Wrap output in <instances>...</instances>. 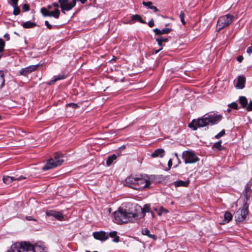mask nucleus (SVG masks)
Returning a JSON list of instances; mask_svg holds the SVG:
<instances>
[{"label":"nucleus","mask_w":252,"mask_h":252,"mask_svg":"<svg viewBox=\"0 0 252 252\" xmlns=\"http://www.w3.org/2000/svg\"><path fill=\"white\" fill-rule=\"evenodd\" d=\"M116 223H127L132 221L135 220V215L132 212H128L123 209H119L118 211L115 212L113 214Z\"/></svg>","instance_id":"nucleus-3"},{"label":"nucleus","mask_w":252,"mask_h":252,"mask_svg":"<svg viewBox=\"0 0 252 252\" xmlns=\"http://www.w3.org/2000/svg\"><path fill=\"white\" fill-rule=\"evenodd\" d=\"M24 244H27V242L15 243L11 246L10 250L7 252H27V248Z\"/></svg>","instance_id":"nucleus-10"},{"label":"nucleus","mask_w":252,"mask_h":252,"mask_svg":"<svg viewBox=\"0 0 252 252\" xmlns=\"http://www.w3.org/2000/svg\"><path fill=\"white\" fill-rule=\"evenodd\" d=\"M243 60V57L242 56H239L237 58V60L238 62L241 63Z\"/></svg>","instance_id":"nucleus-48"},{"label":"nucleus","mask_w":252,"mask_h":252,"mask_svg":"<svg viewBox=\"0 0 252 252\" xmlns=\"http://www.w3.org/2000/svg\"><path fill=\"white\" fill-rule=\"evenodd\" d=\"M142 234L148 236L149 238H154L155 237V235L151 234L149 230L146 228L142 229Z\"/></svg>","instance_id":"nucleus-27"},{"label":"nucleus","mask_w":252,"mask_h":252,"mask_svg":"<svg viewBox=\"0 0 252 252\" xmlns=\"http://www.w3.org/2000/svg\"><path fill=\"white\" fill-rule=\"evenodd\" d=\"M62 154L57 153L53 158L49 159L46 164L42 167V170L46 171L55 168L62 164L64 160Z\"/></svg>","instance_id":"nucleus-4"},{"label":"nucleus","mask_w":252,"mask_h":252,"mask_svg":"<svg viewBox=\"0 0 252 252\" xmlns=\"http://www.w3.org/2000/svg\"><path fill=\"white\" fill-rule=\"evenodd\" d=\"M156 40L157 41V42H166L168 41V39L167 38H165L160 35H159L157 38H156Z\"/></svg>","instance_id":"nucleus-31"},{"label":"nucleus","mask_w":252,"mask_h":252,"mask_svg":"<svg viewBox=\"0 0 252 252\" xmlns=\"http://www.w3.org/2000/svg\"><path fill=\"white\" fill-rule=\"evenodd\" d=\"M26 220H34L35 221L36 220L34 219H33L32 217L31 216H28V217H26Z\"/></svg>","instance_id":"nucleus-51"},{"label":"nucleus","mask_w":252,"mask_h":252,"mask_svg":"<svg viewBox=\"0 0 252 252\" xmlns=\"http://www.w3.org/2000/svg\"><path fill=\"white\" fill-rule=\"evenodd\" d=\"M117 158V156L115 154L109 156L106 160V165L108 166H110L113 161L116 159Z\"/></svg>","instance_id":"nucleus-23"},{"label":"nucleus","mask_w":252,"mask_h":252,"mask_svg":"<svg viewBox=\"0 0 252 252\" xmlns=\"http://www.w3.org/2000/svg\"><path fill=\"white\" fill-rule=\"evenodd\" d=\"M1 116H0V120H1Z\"/></svg>","instance_id":"nucleus-61"},{"label":"nucleus","mask_w":252,"mask_h":252,"mask_svg":"<svg viewBox=\"0 0 252 252\" xmlns=\"http://www.w3.org/2000/svg\"><path fill=\"white\" fill-rule=\"evenodd\" d=\"M184 13L183 11H181V13H180L179 17L180 18L181 22L183 23V25H185L186 24V22L184 20Z\"/></svg>","instance_id":"nucleus-36"},{"label":"nucleus","mask_w":252,"mask_h":252,"mask_svg":"<svg viewBox=\"0 0 252 252\" xmlns=\"http://www.w3.org/2000/svg\"><path fill=\"white\" fill-rule=\"evenodd\" d=\"M150 9L154 10L155 12L158 11V9L156 6L153 5L150 7Z\"/></svg>","instance_id":"nucleus-50"},{"label":"nucleus","mask_w":252,"mask_h":252,"mask_svg":"<svg viewBox=\"0 0 252 252\" xmlns=\"http://www.w3.org/2000/svg\"><path fill=\"white\" fill-rule=\"evenodd\" d=\"M54 6L55 7H58L59 6V4L58 3H54Z\"/></svg>","instance_id":"nucleus-57"},{"label":"nucleus","mask_w":252,"mask_h":252,"mask_svg":"<svg viewBox=\"0 0 252 252\" xmlns=\"http://www.w3.org/2000/svg\"><path fill=\"white\" fill-rule=\"evenodd\" d=\"M148 25L150 27H153L154 26V22L153 19H152L148 23Z\"/></svg>","instance_id":"nucleus-47"},{"label":"nucleus","mask_w":252,"mask_h":252,"mask_svg":"<svg viewBox=\"0 0 252 252\" xmlns=\"http://www.w3.org/2000/svg\"><path fill=\"white\" fill-rule=\"evenodd\" d=\"M135 210L139 213H134L136 219H140L143 218L145 216V213L150 212V208L149 204H145L143 207L142 208L140 206L136 205L135 207Z\"/></svg>","instance_id":"nucleus-8"},{"label":"nucleus","mask_w":252,"mask_h":252,"mask_svg":"<svg viewBox=\"0 0 252 252\" xmlns=\"http://www.w3.org/2000/svg\"><path fill=\"white\" fill-rule=\"evenodd\" d=\"M189 181H183L182 180L177 181L174 182V185L176 187H187L189 185Z\"/></svg>","instance_id":"nucleus-19"},{"label":"nucleus","mask_w":252,"mask_h":252,"mask_svg":"<svg viewBox=\"0 0 252 252\" xmlns=\"http://www.w3.org/2000/svg\"><path fill=\"white\" fill-rule=\"evenodd\" d=\"M62 11L65 13L64 11L71 10L76 4V0H72V2H68V0H59Z\"/></svg>","instance_id":"nucleus-9"},{"label":"nucleus","mask_w":252,"mask_h":252,"mask_svg":"<svg viewBox=\"0 0 252 252\" xmlns=\"http://www.w3.org/2000/svg\"><path fill=\"white\" fill-rule=\"evenodd\" d=\"M117 232L115 231L109 233L110 237L114 238L113 241L116 243L119 242V237L117 236Z\"/></svg>","instance_id":"nucleus-24"},{"label":"nucleus","mask_w":252,"mask_h":252,"mask_svg":"<svg viewBox=\"0 0 252 252\" xmlns=\"http://www.w3.org/2000/svg\"><path fill=\"white\" fill-rule=\"evenodd\" d=\"M12 7L14 8V10L13 12V14L14 15H19L20 12V10L19 8L18 7V5H16V6H15V5L12 6Z\"/></svg>","instance_id":"nucleus-34"},{"label":"nucleus","mask_w":252,"mask_h":252,"mask_svg":"<svg viewBox=\"0 0 252 252\" xmlns=\"http://www.w3.org/2000/svg\"><path fill=\"white\" fill-rule=\"evenodd\" d=\"M221 141L217 142L214 144L213 148H214L218 150H221L222 146H221Z\"/></svg>","instance_id":"nucleus-33"},{"label":"nucleus","mask_w":252,"mask_h":252,"mask_svg":"<svg viewBox=\"0 0 252 252\" xmlns=\"http://www.w3.org/2000/svg\"><path fill=\"white\" fill-rule=\"evenodd\" d=\"M224 219L226 222H229L232 219V215L230 212H226L224 214Z\"/></svg>","instance_id":"nucleus-25"},{"label":"nucleus","mask_w":252,"mask_h":252,"mask_svg":"<svg viewBox=\"0 0 252 252\" xmlns=\"http://www.w3.org/2000/svg\"><path fill=\"white\" fill-rule=\"evenodd\" d=\"M247 53L249 54L252 53V46H250L247 48Z\"/></svg>","instance_id":"nucleus-46"},{"label":"nucleus","mask_w":252,"mask_h":252,"mask_svg":"<svg viewBox=\"0 0 252 252\" xmlns=\"http://www.w3.org/2000/svg\"><path fill=\"white\" fill-rule=\"evenodd\" d=\"M93 236L95 239L101 241H105L108 238L107 234L104 231L94 232Z\"/></svg>","instance_id":"nucleus-14"},{"label":"nucleus","mask_w":252,"mask_h":252,"mask_svg":"<svg viewBox=\"0 0 252 252\" xmlns=\"http://www.w3.org/2000/svg\"><path fill=\"white\" fill-rule=\"evenodd\" d=\"M227 111L228 113H230L231 112V108L229 107V108L227 109Z\"/></svg>","instance_id":"nucleus-58"},{"label":"nucleus","mask_w":252,"mask_h":252,"mask_svg":"<svg viewBox=\"0 0 252 252\" xmlns=\"http://www.w3.org/2000/svg\"><path fill=\"white\" fill-rule=\"evenodd\" d=\"M68 105L73 108H76L78 107V105L76 103H71L68 104Z\"/></svg>","instance_id":"nucleus-44"},{"label":"nucleus","mask_w":252,"mask_h":252,"mask_svg":"<svg viewBox=\"0 0 252 252\" xmlns=\"http://www.w3.org/2000/svg\"><path fill=\"white\" fill-rule=\"evenodd\" d=\"M25 179V178L24 177H23V176H20L19 178H16V180H22L23 179Z\"/></svg>","instance_id":"nucleus-53"},{"label":"nucleus","mask_w":252,"mask_h":252,"mask_svg":"<svg viewBox=\"0 0 252 252\" xmlns=\"http://www.w3.org/2000/svg\"><path fill=\"white\" fill-rule=\"evenodd\" d=\"M45 24L49 29H52L53 28V26L51 25L48 21H46L45 22Z\"/></svg>","instance_id":"nucleus-43"},{"label":"nucleus","mask_w":252,"mask_h":252,"mask_svg":"<svg viewBox=\"0 0 252 252\" xmlns=\"http://www.w3.org/2000/svg\"><path fill=\"white\" fill-rule=\"evenodd\" d=\"M178 159V163H179V164H180V163H181V160H180V159H179V158H178V159Z\"/></svg>","instance_id":"nucleus-60"},{"label":"nucleus","mask_w":252,"mask_h":252,"mask_svg":"<svg viewBox=\"0 0 252 252\" xmlns=\"http://www.w3.org/2000/svg\"><path fill=\"white\" fill-rule=\"evenodd\" d=\"M182 158L186 164L194 163L199 160V158L192 151H184L182 154Z\"/></svg>","instance_id":"nucleus-6"},{"label":"nucleus","mask_w":252,"mask_h":252,"mask_svg":"<svg viewBox=\"0 0 252 252\" xmlns=\"http://www.w3.org/2000/svg\"><path fill=\"white\" fill-rule=\"evenodd\" d=\"M5 83V81L4 79V74L2 71H0V89L2 88Z\"/></svg>","instance_id":"nucleus-29"},{"label":"nucleus","mask_w":252,"mask_h":252,"mask_svg":"<svg viewBox=\"0 0 252 252\" xmlns=\"http://www.w3.org/2000/svg\"><path fill=\"white\" fill-rule=\"evenodd\" d=\"M1 58V55H0V58Z\"/></svg>","instance_id":"nucleus-62"},{"label":"nucleus","mask_w":252,"mask_h":252,"mask_svg":"<svg viewBox=\"0 0 252 252\" xmlns=\"http://www.w3.org/2000/svg\"><path fill=\"white\" fill-rule=\"evenodd\" d=\"M225 134V131L224 130H222L221 131H220L218 134H217L216 136H215V137L217 138V139H219L220 138V137H221V136H223Z\"/></svg>","instance_id":"nucleus-39"},{"label":"nucleus","mask_w":252,"mask_h":252,"mask_svg":"<svg viewBox=\"0 0 252 252\" xmlns=\"http://www.w3.org/2000/svg\"><path fill=\"white\" fill-rule=\"evenodd\" d=\"M3 181L6 184H9L12 183L14 180H16V178L13 177L8 176H4L3 177Z\"/></svg>","instance_id":"nucleus-21"},{"label":"nucleus","mask_w":252,"mask_h":252,"mask_svg":"<svg viewBox=\"0 0 252 252\" xmlns=\"http://www.w3.org/2000/svg\"><path fill=\"white\" fill-rule=\"evenodd\" d=\"M60 12L58 9H55L54 11H50L49 17H54L56 18L59 17Z\"/></svg>","instance_id":"nucleus-26"},{"label":"nucleus","mask_w":252,"mask_h":252,"mask_svg":"<svg viewBox=\"0 0 252 252\" xmlns=\"http://www.w3.org/2000/svg\"><path fill=\"white\" fill-rule=\"evenodd\" d=\"M248 214V206L247 203H244L243 207L240 208L235 213V218L237 222H242L246 218Z\"/></svg>","instance_id":"nucleus-7"},{"label":"nucleus","mask_w":252,"mask_h":252,"mask_svg":"<svg viewBox=\"0 0 252 252\" xmlns=\"http://www.w3.org/2000/svg\"><path fill=\"white\" fill-rule=\"evenodd\" d=\"M158 45L160 47V48L158 50H156L155 51V53L156 54H157L161 50H162V47H163V45H162V42H158Z\"/></svg>","instance_id":"nucleus-42"},{"label":"nucleus","mask_w":252,"mask_h":252,"mask_svg":"<svg viewBox=\"0 0 252 252\" xmlns=\"http://www.w3.org/2000/svg\"><path fill=\"white\" fill-rule=\"evenodd\" d=\"M246 78L244 76H239L238 77L237 83L235 87L237 89H242L245 87Z\"/></svg>","instance_id":"nucleus-15"},{"label":"nucleus","mask_w":252,"mask_h":252,"mask_svg":"<svg viewBox=\"0 0 252 252\" xmlns=\"http://www.w3.org/2000/svg\"><path fill=\"white\" fill-rule=\"evenodd\" d=\"M4 37L7 40H9V35L8 34V33H6L4 34Z\"/></svg>","instance_id":"nucleus-52"},{"label":"nucleus","mask_w":252,"mask_h":252,"mask_svg":"<svg viewBox=\"0 0 252 252\" xmlns=\"http://www.w3.org/2000/svg\"><path fill=\"white\" fill-rule=\"evenodd\" d=\"M5 43L3 40L0 38V53H2L4 50Z\"/></svg>","instance_id":"nucleus-35"},{"label":"nucleus","mask_w":252,"mask_h":252,"mask_svg":"<svg viewBox=\"0 0 252 252\" xmlns=\"http://www.w3.org/2000/svg\"><path fill=\"white\" fill-rule=\"evenodd\" d=\"M131 21H138L141 23H145V22L142 19L141 16L137 14L132 16Z\"/></svg>","instance_id":"nucleus-28"},{"label":"nucleus","mask_w":252,"mask_h":252,"mask_svg":"<svg viewBox=\"0 0 252 252\" xmlns=\"http://www.w3.org/2000/svg\"><path fill=\"white\" fill-rule=\"evenodd\" d=\"M154 210L155 211L157 212V213H158V210H159V208L158 209L157 207H154Z\"/></svg>","instance_id":"nucleus-55"},{"label":"nucleus","mask_w":252,"mask_h":252,"mask_svg":"<svg viewBox=\"0 0 252 252\" xmlns=\"http://www.w3.org/2000/svg\"><path fill=\"white\" fill-rule=\"evenodd\" d=\"M127 186L136 190H142L150 187L151 182L147 179L142 177H128L126 179Z\"/></svg>","instance_id":"nucleus-2"},{"label":"nucleus","mask_w":252,"mask_h":252,"mask_svg":"<svg viewBox=\"0 0 252 252\" xmlns=\"http://www.w3.org/2000/svg\"><path fill=\"white\" fill-rule=\"evenodd\" d=\"M154 32H155L156 35H160L162 34L168 33L171 31V29L170 28H164L160 30L158 28L155 29L154 30Z\"/></svg>","instance_id":"nucleus-17"},{"label":"nucleus","mask_w":252,"mask_h":252,"mask_svg":"<svg viewBox=\"0 0 252 252\" xmlns=\"http://www.w3.org/2000/svg\"><path fill=\"white\" fill-rule=\"evenodd\" d=\"M66 78V76L64 75V74H60L59 75H57V76H55L54 77V78L53 79H52V80L50 81L47 84L48 85H52L54 83H55L56 81H58V80H63V79H64Z\"/></svg>","instance_id":"nucleus-18"},{"label":"nucleus","mask_w":252,"mask_h":252,"mask_svg":"<svg viewBox=\"0 0 252 252\" xmlns=\"http://www.w3.org/2000/svg\"><path fill=\"white\" fill-rule=\"evenodd\" d=\"M246 109L248 111H252V100L250 101L249 104L247 105L246 107H245Z\"/></svg>","instance_id":"nucleus-38"},{"label":"nucleus","mask_w":252,"mask_h":252,"mask_svg":"<svg viewBox=\"0 0 252 252\" xmlns=\"http://www.w3.org/2000/svg\"><path fill=\"white\" fill-rule=\"evenodd\" d=\"M172 165V161L171 159H170L168 162V166L169 169H170Z\"/></svg>","instance_id":"nucleus-49"},{"label":"nucleus","mask_w":252,"mask_h":252,"mask_svg":"<svg viewBox=\"0 0 252 252\" xmlns=\"http://www.w3.org/2000/svg\"><path fill=\"white\" fill-rule=\"evenodd\" d=\"M41 13L44 16H49L50 11H49L47 8L45 7H43L40 10Z\"/></svg>","instance_id":"nucleus-30"},{"label":"nucleus","mask_w":252,"mask_h":252,"mask_svg":"<svg viewBox=\"0 0 252 252\" xmlns=\"http://www.w3.org/2000/svg\"><path fill=\"white\" fill-rule=\"evenodd\" d=\"M142 4H143V5H144L145 6L148 7L149 8H150V6H152V2L151 1H148V2L143 1L142 2Z\"/></svg>","instance_id":"nucleus-40"},{"label":"nucleus","mask_w":252,"mask_h":252,"mask_svg":"<svg viewBox=\"0 0 252 252\" xmlns=\"http://www.w3.org/2000/svg\"><path fill=\"white\" fill-rule=\"evenodd\" d=\"M168 212V210L164 208L163 207H160L158 211V215L161 216L163 213H167Z\"/></svg>","instance_id":"nucleus-32"},{"label":"nucleus","mask_w":252,"mask_h":252,"mask_svg":"<svg viewBox=\"0 0 252 252\" xmlns=\"http://www.w3.org/2000/svg\"><path fill=\"white\" fill-rule=\"evenodd\" d=\"M78 0L80 1L81 2V3L84 4L87 1V0Z\"/></svg>","instance_id":"nucleus-54"},{"label":"nucleus","mask_w":252,"mask_h":252,"mask_svg":"<svg viewBox=\"0 0 252 252\" xmlns=\"http://www.w3.org/2000/svg\"><path fill=\"white\" fill-rule=\"evenodd\" d=\"M39 64L32 65L23 68L18 72V74L24 76H27L30 73L35 71L39 67Z\"/></svg>","instance_id":"nucleus-12"},{"label":"nucleus","mask_w":252,"mask_h":252,"mask_svg":"<svg viewBox=\"0 0 252 252\" xmlns=\"http://www.w3.org/2000/svg\"><path fill=\"white\" fill-rule=\"evenodd\" d=\"M10 1H11V5L12 6H14V5H18V0H10Z\"/></svg>","instance_id":"nucleus-45"},{"label":"nucleus","mask_w":252,"mask_h":252,"mask_svg":"<svg viewBox=\"0 0 252 252\" xmlns=\"http://www.w3.org/2000/svg\"><path fill=\"white\" fill-rule=\"evenodd\" d=\"M22 9L25 12L28 11L30 9V6L28 4H24L22 6Z\"/></svg>","instance_id":"nucleus-41"},{"label":"nucleus","mask_w":252,"mask_h":252,"mask_svg":"<svg viewBox=\"0 0 252 252\" xmlns=\"http://www.w3.org/2000/svg\"><path fill=\"white\" fill-rule=\"evenodd\" d=\"M228 107L231 108H233L234 109H238V105L236 102H232L228 104Z\"/></svg>","instance_id":"nucleus-37"},{"label":"nucleus","mask_w":252,"mask_h":252,"mask_svg":"<svg viewBox=\"0 0 252 252\" xmlns=\"http://www.w3.org/2000/svg\"><path fill=\"white\" fill-rule=\"evenodd\" d=\"M221 118L222 116L220 115H205L201 118L192 120L189 124V127L196 130L199 127L217 124L221 120Z\"/></svg>","instance_id":"nucleus-1"},{"label":"nucleus","mask_w":252,"mask_h":252,"mask_svg":"<svg viewBox=\"0 0 252 252\" xmlns=\"http://www.w3.org/2000/svg\"><path fill=\"white\" fill-rule=\"evenodd\" d=\"M165 155V151L162 149H158L151 154V157L153 158H162Z\"/></svg>","instance_id":"nucleus-16"},{"label":"nucleus","mask_w":252,"mask_h":252,"mask_svg":"<svg viewBox=\"0 0 252 252\" xmlns=\"http://www.w3.org/2000/svg\"><path fill=\"white\" fill-rule=\"evenodd\" d=\"M46 213L47 216L55 217L56 219L59 220H62L63 219V215L60 212H58L54 210H49L47 211Z\"/></svg>","instance_id":"nucleus-13"},{"label":"nucleus","mask_w":252,"mask_h":252,"mask_svg":"<svg viewBox=\"0 0 252 252\" xmlns=\"http://www.w3.org/2000/svg\"><path fill=\"white\" fill-rule=\"evenodd\" d=\"M175 156L177 158V159H178V155L177 153L174 154Z\"/></svg>","instance_id":"nucleus-59"},{"label":"nucleus","mask_w":252,"mask_h":252,"mask_svg":"<svg viewBox=\"0 0 252 252\" xmlns=\"http://www.w3.org/2000/svg\"><path fill=\"white\" fill-rule=\"evenodd\" d=\"M23 28L26 29L32 28L36 26V24L35 23H33L31 21H27L24 22L22 25Z\"/></svg>","instance_id":"nucleus-20"},{"label":"nucleus","mask_w":252,"mask_h":252,"mask_svg":"<svg viewBox=\"0 0 252 252\" xmlns=\"http://www.w3.org/2000/svg\"><path fill=\"white\" fill-rule=\"evenodd\" d=\"M24 245L27 248V252L31 251L33 252H46L45 248L42 244L32 245L30 243L27 242V244H24Z\"/></svg>","instance_id":"nucleus-11"},{"label":"nucleus","mask_w":252,"mask_h":252,"mask_svg":"<svg viewBox=\"0 0 252 252\" xmlns=\"http://www.w3.org/2000/svg\"><path fill=\"white\" fill-rule=\"evenodd\" d=\"M239 100L243 108H245V107H246L248 104V100L245 96H240Z\"/></svg>","instance_id":"nucleus-22"},{"label":"nucleus","mask_w":252,"mask_h":252,"mask_svg":"<svg viewBox=\"0 0 252 252\" xmlns=\"http://www.w3.org/2000/svg\"><path fill=\"white\" fill-rule=\"evenodd\" d=\"M150 212H151V215H152V217H153V218H155V214H154L152 211H151Z\"/></svg>","instance_id":"nucleus-56"},{"label":"nucleus","mask_w":252,"mask_h":252,"mask_svg":"<svg viewBox=\"0 0 252 252\" xmlns=\"http://www.w3.org/2000/svg\"><path fill=\"white\" fill-rule=\"evenodd\" d=\"M233 16L230 14L220 17L217 24V31H220L222 29L228 26L233 22Z\"/></svg>","instance_id":"nucleus-5"}]
</instances>
